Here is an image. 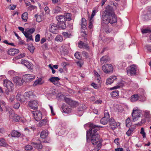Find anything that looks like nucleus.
<instances>
[{
    "mask_svg": "<svg viewBox=\"0 0 151 151\" xmlns=\"http://www.w3.org/2000/svg\"><path fill=\"white\" fill-rule=\"evenodd\" d=\"M90 129L89 131L87 133V140L88 141L89 139V136L91 137V140L92 143L93 145H97L96 148L94 150L95 151L96 149L97 151L100 150L101 147L102 142L99 139V135L97 132L99 129V128L102 127L101 126L95 125L92 123L89 124Z\"/></svg>",
    "mask_w": 151,
    "mask_h": 151,
    "instance_id": "f257e3e1",
    "label": "nucleus"
},
{
    "mask_svg": "<svg viewBox=\"0 0 151 151\" xmlns=\"http://www.w3.org/2000/svg\"><path fill=\"white\" fill-rule=\"evenodd\" d=\"M102 23L106 24L117 22V18L114 15L112 7L109 5L106 7L105 10L102 13Z\"/></svg>",
    "mask_w": 151,
    "mask_h": 151,
    "instance_id": "f03ea898",
    "label": "nucleus"
},
{
    "mask_svg": "<svg viewBox=\"0 0 151 151\" xmlns=\"http://www.w3.org/2000/svg\"><path fill=\"white\" fill-rule=\"evenodd\" d=\"M132 115V116L133 121L135 122L141 117L142 116V111L138 108H134L133 110Z\"/></svg>",
    "mask_w": 151,
    "mask_h": 151,
    "instance_id": "7ed1b4c3",
    "label": "nucleus"
},
{
    "mask_svg": "<svg viewBox=\"0 0 151 151\" xmlns=\"http://www.w3.org/2000/svg\"><path fill=\"white\" fill-rule=\"evenodd\" d=\"M4 85L8 89L5 91V93L7 95L9 94V92L10 91H12L14 88V85L13 83L8 80H5L4 81Z\"/></svg>",
    "mask_w": 151,
    "mask_h": 151,
    "instance_id": "20e7f679",
    "label": "nucleus"
},
{
    "mask_svg": "<svg viewBox=\"0 0 151 151\" xmlns=\"http://www.w3.org/2000/svg\"><path fill=\"white\" fill-rule=\"evenodd\" d=\"M137 67L134 65H131L127 68V74L129 76L134 75L136 74Z\"/></svg>",
    "mask_w": 151,
    "mask_h": 151,
    "instance_id": "39448f33",
    "label": "nucleus"
},
{
    "mask_svg": "<svg viewBox=\"0 0 151 151\" xmlns=\"http://www.w3.org/2000/svg\"><path fill=\"white\" fill-rule=\"evenodd\" d=\"M102 69L104 72L106 73H109L113 71V67L111 64H106L102 67Z\"/></svg>",
    "mask_w": 151,
    "mask_h": 151,
    "instance_id": "423d86ee",
    "label": "nucleus"
},
{
    "mask_svg": "<svg viewBox=\"0 0 151 151\" xmlns=\"http://www.w3.org/2000/svg\"><path fill=\"white\" fill-rule=\"evenodd\" d=\"M109 122L110 126L113 130H114L120 125L119 122H116L112 118H111L109 120Z\"/></svg>",
    "mask_w": 151,
    "mask_h": 151,
    "instance_id": "0eeeda50",
    "label": "nucleus"
},
{
    "mask_svg": "<svg viewBox=\"0 0 151 151\" xmlns=\"http://www.w3.org/2000/svg\"><path fill=\"white\" fill-rule=\"evenodd\" d=\"M32 112L34 119L36 121H39L41 119L42 115L41 112L40 111H33Z\"/></svg>",
    "mask_w": 151,
    "mask_h": 151,
    "instance_id": "6e6552de",
    "label": "nucleus"
},
{
    "mask_svg": "<svg viewBox=\"0 0 151 151\" xmlns=\"http://www.w3.org/2000/svg\"><path fill=\"white\" fill-rule=\"evenodd\" d=\"M58 27L57 25L54 23L50 24L49 27V31L55 34H57L58 33Z\"/></svg>",
    "mask_w": 151,
    "mask_h": 151,
    "instance_id": "1a4fd4ad",
    "label": "nucleus"
},
{
    "mask_svg": "<svg viewBox=\"0 0 151 151\" xmlns=\"http://www.w3.org/2000/svg\"><path fill=\"white\" fill-rule=\"evenodd\" d=\"M13 81L14 83L17 85L18 86L22 85L24 81L23 80L22 78L18 76H17L14 78Z\"/></svg>",
    "mask_w": 151,
    "mask_h": 151,
    "instance_id": "9d476101",
    "label": "nucleus"
},
{
    "mask_svg": "<svg viewBox=\"0 0 151 151\" xmlns=\"http://www.w3.org/2000/svg\"><path fill=\"white\" fill-rule=\"evenodd\" d=\"M29 106L33 109H37L38 106V102L36 101H30L29 102Z\"/></svg>",
    "mask_w": 151,
    "mask_h": 151,
    "instance_id": "9b49d317",
    "label": "nucleus"
},
{
    "mask_svg": "<svg viewBox=\"0 0 151 151\" xmlns=\"http://www.w3.org/2000/svg\"><path fill=\"white\" fill-rule=\"evenodd\" d=\"M117 80L116 77L114 76H110L106 80V85H110L113 83L114 81H116Z\"/></svg>",
    "mask_w": 151,
    "mask_h": 151,
    "instance_id": "f8f14e48",
    "label": "nucleus"
},
{
    "mask_svg": "<svg viewBox=\"0 0 151 151\" xmlns=\"http://www.w3.org/2000/svg\"><path fill=\"white\" fill-rule=\"evenodd\" d=\"M23 78L26 82H29L34 80L35 78V76L34 75L27 74L24 76Z\"/></svg>",
    "mask_w": 151,
    "mask_h": 151,
    "instance_id": "ddd939ff",
    "label": "nucleus"
},
{
    "mask_svg": "<svg viewBox=\"0 0 151 151\" xmlns=\"http://www.w3.org/2000/svg\"><path fill=\"white\" fill-rule=\"evenodd\" d=\"M9 117L12 119L15 122H17L20 119V117L17 114L13 112L12 113L9 115Z\"/></svg>",
    "mask_w": 151,
    "mask_h": 151,
    "instance_id": "4468645a",
    "label": "nucleus"
},
{
    "mask_svg": "<svg viewBox=\"0 0 151 151\" xmlns=\"http://www.w3.org/2000/svg\"><path fill=\"white\" fill-rule=\"evenodd\" d=\"M19 52L18 49L11 48L8 51V53L11 55H14L18 54Z\"/></svg>",
    "mask_w": 151,
    "mask_h": 151,
    "instance_id": "2eb2a0df",
    "label": "nucleus"
},
{
    "mask_svg": "<svg viewBox=\"0 0 151 151\" xmlns=\"http://www.w3.org/2000/svg\"><path fill=\"white\" fill-rule=\"evenodd\" d=\"M44 83V81L42 78H39L35 81L33 86H36L38 85H42Z\"/></svg>",
    "mask_w": 151,
    "mask_h": 151,
    "instance_id": "dca6fc26",
    "label": "nucleus"
},
{
    "mask_svg": "<svg viewBox=\"0 0 151 151\" xmlns=\"http://www.w3.org/2000/svg\"><path fill=\"white\" fill-rule=\"evenodd\" d=\"M60 79V78L57 77H52L49 79V81L53 84L57 85Z\"/></svg>",
    "mask_w": 151,
    "mask_h": 151,
    "instance_id": "f3484780",
    "label": "nucleus"
},
{
    "mask_svg": "<svg viewBox=\"0 0 151 151\" xmlns=\"http://www.w3.org/2000/svg\"><path fill=\"white\" fill-rule=\"evenodd\" d=\"M78 47L81 48H85L87 49H89V47L88 45L82 41H80L78 43Z\"/></svg>",
    "mask_w": 151,
    "mask_h": 151,
    "instance_id": "a211bd4d",
    "label": "nucleus"
},
{
    "mask_svg": "<svg viewBox=\"0 0 151 151\" xmlns=\"http://www.w3.org/2000/svg\"><path fill=\"white\" fill-rule=\"evenodd\" d=\"M136 128L135 126H132L126 132V134L128 136H130L134 131Z\"/></svg>",
    "mask_w": 151,
    "mask_h": 151,
    "instance_id": "6ab92c4d",
    "label": "nucleus"
},
{
    "mask_svg": "<svg viewBox=\"0 0 151 151\" xmlns=\"http://www.w3.org/2000/svg\"><path fill=\"white\" fill-rule=\"evenodd\" d=\"M56 18L59 22H65L66 21L64 15H58L56 17Z\"/></svg>",
    "mask_w": 151,
    "mask_h": 151,
    "instance_id": "aec40b11",
    "label": "nucleus"
},
{
    "mask_svg": "<svg viewBox=\"0 0 151 151\" xmlns=\"http://www.w3.org/2000/svg\"><path fill=\"white\" fill-rule=\"evenodd\" d=\"M24 35L27 38V42L30 40H33V39L32 38V35L31 34L28 33L26 32L24 33Z\"/></svg>",
    "mask_w": 151,
    "mask_h": 151,
    "instance_id": "412c9836",
    "label": "nucleus"
},
{
    "mask_svg": "<svg viewBox=\"0 0 151 151\" xmlns=\"http://www.w3.org/2000/svg\"><path fill=\"white\" fill-rule=\"evenodd\" d=\"M139 100V95L135 94L132 95L130 98V100L131 102H134Z\"/></svg>",
    "mask_w": 151,
    "mask_h": 151,
    "instance_id": "4be33fe9",
    "label": "nucleus"
},
{
    "mask_svg": "<svg viewBox=\"0 0 151 151\" xmlns=\"http://www.w3.org/2000/svg\"><path fill=\"white\" fill-rule=\"evenodd\" d=\"M11 135L13 137H19L21 135V134L16 131L13 130L11 133Z\"/></svg>",
    "mask_w": 151,
    "mask_h": 151,
    "instance_id": "5701e85b",
    "label": "nucleus"
},
{
    "mask_svg": "<svg viewBox=\"0 0 151 151\" xmlns=\"http://www.w3.org/2000/svg\"><path fill=\"white\" fill-rule=\"evenodd\" d=\"M62 9L59 6H56L52 10V12L54 14L58 13L62 11Z\"/></svg>",
    "mask_w": 151,
    "mask_h": 151,
    "instance_id": "b1692460",
    "label": "nucleus"
},
{
    "mask_svg": "<svg viewBox=\"0 0 151 151\" xmlns=\"http://www.w3.org/2000/svg\"><path fill=\"white\" fill-rule=\"evenodd\" d=\"M21 64H23L24 65L28 68H29L30 67V63L25 60H22L21 61Z\"/></svg>",
    "mask_w": 151,
    "mask_h": 151,
    "instance_id": "393cba45",
    "label": "nucleus"
},
{
    "mask_svg": "<svg viewBox=\"0 0 151 151\" xmlns=\"http://www.w3.org/2000/svg\"><path fill=\"white\" fill-rule=\"evenodd\" d=\"M48 134V132L47 131H43L41 132L40 137L44 139L46 138Z\"/></svg>",
    "mask_w": 151,
    "mask_h": 151,
    "instance_id": "a878e982",
    "label": "nucleus"
},
{
    "mask_svg": "<svg viewBox=\"0 0 151 151\" xmlns=\"http://www.w3.org/2000/svg\"><path fill=\"white\" fill-rule=\"evenodd\" d=\"M60 50L61 52L64 54H66L68 52L67 49L65 45H63L60 48Z\"/></svg>",
    "mask_w": 151,
    "mask_h": 151,
    "instance_id": "bb28decb",
    "label": "nucleus"
},
{
    "mask_svg": "<svg viewBox=\"0 0 151 151\" xmlns=\"http://www.w3.org/2000/svg\"><path fill=\"white\" fill-rule=\"evenodd\" d=\"M102 26L103 30L107 33H109L111 31V29H109L107 25H106Z\"/></svg>",
    "mask_w": 151,
    "mask_h": 151,
    "instance_id": "cd10ccee",
    "label": "nucleus"
},
{
    "mask_svg": "<svg viewBox=\"0 0 151 151\" xmlns=\"http://www.w3.org/2000/svg\"><path fill=\"white\" fill-rule=\"evenodd\" d=\"M8 146L5 140L3 139H1L0 140V146H3L4 147H7Z\"/></svg>",
    "mask_w": 151,
    "mask_h": 151,
    "instance_id": "c85d7f7f",
    "label": "nucleus"
},
{
    "mask_svg": "<svg viewBox=\"0 0 151 151\" xmlns=\"http://www.w3.org/2000/svg\"><path fill=\"white\" fill-rule=\"evenodd\" d=\"M32 144L34 145V147L36 149L38 150H40L42 148V145L40 144H35L34 143H32Z\"/></svg>",
    "mask_w": 151,
    "mask_h": 151,
    "instance_id": "c756f323",
    "label": "nucleus"
},
{
    "mask_svg": "<svg viewBox=\"0 0 151 151\" xmlns=\"http://www.w3.org/2000/svg\"><path fill=\"white\" fill-rule=\"evenodd\" d=\"M108 122V119L104 117L102 118L100 121L101 123L103 125H105Z\"/></svg>",
    "mask_w": 151,
    "mask_h": 151,
    "instance_id": "7c9ffc66",
    "label": "nucleus"
},
{
    "mask_svg": "<svg viewBox=\"0 0 151 151\" xmlns=\"http://www.w3.org/2000/svg\"><path fill=\"white\" fill-rule=\"evenodd\" d=\"M55 40L58 42H62L63 40L62 36L59 35H57L55 37Z\"/></svg>",
    "mask_w": 151,
    "mask_h": 151,
    "instance_id": "2f4dec72",
    "label": "nucleus"
},
{
    "mask_svg": "<svg viewBox=\"0 0 151 151\" xmlns=\"http://www.w3.org/2000/svg\"><path fill=\"white\" fill-rule=\"evenodd\" d=\"M146 100V97L144 94H139V100L140 101H143Z\"/></svg>",
    "mask_w": 151,
    "mask_h": 151,
    "instance_id": "473e14b6",
    "label": "nucleus"
},
{
    "mask_svg": "<svg viewBox=\"0 0 151 151\" xmlns=\"http://www.w3.org/2000/svg\"><path fill=\"white\" fill-rule=\"evenodd\" d=\"M28 14L27 12H25L23 13L22 16V18L24 22H26L27 21L28 18Z\"/></svg>",
    "mask_w": 151,
    "mask_h": 151,
    "instance_id": "72a5a7b5",
    "label": "nucleus"
},
{
    "mask_svg": "<svg viewBox=\"0 0 151 151\" xmlns=\"http://www.w3.org/2000/svg\"><path fill=\"white\" fill-rule=\"evenodd\" d=\"M71 14H70L69 13H65L64 16H65V21L68 20V21H70L71 20Z\"/></svg>",
    "mask_w": 151,
    "mask_h": 151,
    "instance_id": "f704fd0d",
    "label": "nucleus"
},
{
    "mask_svg": "<svg viewBox=\"0 0 151 151\" xmlns=\"http://www.w3.org/2000/svg\"><path fill=\"white\" fill-rule=\"evenodd\" d=\"M58 25V28L62 29H65L66 27V26L65 22H59Z\"/></svg>",
    "mask_w": 151,
    "mask_h": 151,
    "instance_id": "c9c22d12",
    "label": "nucleus"
},
{
    "mask_svg": "<svg viewBox=\"0 0 151 151\" xmlns=\"http://www.w3.org/2000/svg\"><path fill=\"white\" fill-rule=\"evenodd\" d=\"M47 119H43L39 123V125L40 127H41L45 125L47 122Z\"/></svg>",
    "mask_w": 151,
    "mask_h": 151,
    "instance_id": "e433bc0d",
    "label": "nucleus"
},
{
    "mask_svg": "<svg viewBox=\"0 0 151 151\" xmlns=\"http://www.w3.org/2000/svg\"><path fill=\"white\" fill-rule=\"evenodd\" d=\"M141 31L142 34L150 33L151 32V30L148 29H141Z\"/></svg>",
    "mask_w": 151,
    "mask_h": 151,
    "instance_id": "4c0bfd02",
    "label": "nucleus"
},
{
    "mask_svg": "<svg viewBox=\"0 0 151 151\" xmlns=\"http://www.w3.org/2000/svg\"><path fill=\"white\" fill-rule=\"evenodd\" d=\"M108 61V57L106 56L102 57L101 59V63H104Z\"/></svg>",
    "mask_w": 151,
    "mask_h": 151,
    "instance_id": "58836bf2",
    "label": "nucleus"
},
{
    "mask_svg": "<svg viewBox=\"0 0 151 151\" xmlns=\"http://www.w3.org/2000/svg\"><path fill=\"white\" fill-rule=\"evenodd\" d=\"M131 121L129 118H127L126 120V125L127 127H129L131 125Z\"/></svg>",
    "mask_w": 151,
    "mask_h": 151,
    "instance_id": "ea45409f",
    "label": "nucleus"
},
{
    "mask_svg": "<svg viewBox=\"0 0 151 151\" xmlns=\"http://www.w3.org/2000/svg\"><path fill=\"white\" fill-rule=\"evenodd\" d=\"M62 109L63 111L65 113H69L71 111L70 109L66 106L63 107Z\"/></svg>",
    "mask_w": 151,
    "mask_h": 151,
    "instance_id": "a19ab883",
    "label": "nucleus"
},
{
    "mask_svg": "<svg viewBox=\"0 0 151 151\" xmlns=\"http://www.w3.org/2000/svg\"><path fill=\"white\" fill-rule=\"evenodd\" d=\"M119 91L116 90L112 91L111 93V94L113 97H115L118 96L119 95Z\"/></svg>",
    "mask_w": 151,
    "mask_h": 151,
    "instance_id": "79ce46f5",
    "label": "nucleus"
},
{
    "mask_svg": "<svg viewBox=\"0 0 151 151\" xmlns=\"http://www.w3.org/2000/svg\"><path fill=\"white\" fill-rule=\"evenodd\" d=\"M22 97V96L20 94L18 93L17 94L16 96V99L17 101H20L21 102H23V101L21 99Z\"/></svg>",
    "mask_w": 151,
    "mask_h": 151,
    "instance_id": "37998d69",
    "label": "nucleus"
},
{
    "mask_svg": "<svg viewBox=\"0 0 151 151\" xmlns=\"http://www.w3.org/2000/svg\"><path fill=\"white\" fill-rule=\"evenodd\" d=\"M140 133L142 135L143 137H146V135L144 129V128L142 127L141 128Z\"/></svg>",
    "mask_w": 151,
    "mask_h": 151,
    "instance_id": "c03bdc74",
    "label": "nucleus"
},
{
    "mask_svg": "<svg viewBox=\"0 0 151 151\" xmlns=\"http://www.w3.org/2000/svg\"><path fill=\"white\" fill-rule=\"evenodd\" d=\"M56 97L58 100H60L61 99H63L64 98V96L61 93H58L57 94Z\"/></svg>",
    "mask_w": 151,
    "mask_h": 151,
    "instance_id": "a18cd8bd",
    "label": "nucleus"
},
{
    "mask_svg": "<svg viewBox=\"0 0 151 151\" xmlns=\"http://www.w3.org/2000/svg\"><path fill=\"white\" fill-rule=\"evenodd\" d=\"M123 86V84L122 83H121L118 85H117L116 86H114V87L112 88H110V90H111L116 89L117 88H119L121 87H122Z\"/></svg>",
    "mask_w": 151,
    "mask_h": 151,
    "instance_id": "49530a36",
    "label": "nucleus"
},
{
    "mask_svg": "<svg viewBox=\"0 0 151 151\" xmlns=\"http://www.w3.org/2000/svg\"><path fill=\"white\" fill-rule=\"evenodd\" d=\"M94 73L95 74V75L96 76V78L97 80H98V82H99L100 81V75L98 73H97L95 71H94Z\"/></svg>",
    "mask_w": 151,
    "mask_h": 151,
    "instance_id": "de8ad7c7",
    "label": "nucleus"
},
{
    "mask_svg": "<svg viewBox=\"0 0 151 151\" xmlns=\"http://www.w3.org/2000/svg\"><path fill=\"white\" fill-rule=\"evenodd\" d=\"M35 29L34 28H32L31 29H27L26 30V32L30 34L33 33L35 31Z\"/></svg>",
    "mask_w": 151,
    "mask_h": 151,
    "instance_id": "09e8293b",
    "label": "nucleus"
},
{
    "mask_svg": "<svg viewBox=\"0 0 151 151\" xmlns=\"http://www.w3.org/2000/svg\"><path fill=\"white\" fill-rule=\"evenodd\" d=\"M28 49L31 52L33 53L35 49V47L32 45H29L28 47Z\"/></svg>",
    "mask_w": 151,
    "mask_h": 151,
    "instance_id": "8fccbe9b",
    "label": "nucleus"
},
{
    "mask_svg": "<svg viewBox=\"0 0 151 151\" xmlns=\"http://www.w3.org/2000/svg\"><path fill=\"white\" fill-rule=\"evenodd\" d=\"M33 93L32 91H29L25 93V96L30 97L33 95Z\"/></svg>",
    "mask_w": 151,
    "mask_h": 151,
    "instance_id": "3c124183",
    "label": "nucleus"
},
{
    "mask_svg": "<svg viewBox=\"0 0 151 151\" xmlns=\"http://www.w3.org/2000/svg\"><path fill=\"white\" fill-rule=\"evenodd\" d=\"M25 150L27 151H29L32 149V146L29 145H27L25 147Z\"/></svg>",
    "mask_w": 151,
    "mask_h": 151,
    "instance_id": "603ef678",
    "label": "nucleus"
},
{
    "mask_svg": "<svg viewBox=\"0 0 151 151\" xmlns=\"http://www.w3.org/2000/svg\"><path fill=\"white\" fill-rule=\"evenodd\" d=\"M104 117H105V118H106L108 119H109V114L108 111L107 110L105 111Z\"/></svg>",
    "mask_w": 151,
    "mask_h": 151,
    "instance_id": "864d4df0",
    "label": "nucleus"
},
{
    "mask_svg": "<svg viewBox=\"0 0 151 151\" xmlns=\"http://www.w3.org/2000/svg\"><path fill=\"white\" fill-rule=\"evenodd\" d=\"M93 20H91L89 19V28L91 29L92 27L93 26V25L92 23L93 22Z\"/></svg>",
    "mask_w": 151,
    "mask_h": 151,
    "instance_id": "5fc2aeb1",
    "label": "nucleus"
},
{
    "mask_svg": "<svg viewBox=\"0 0 151 151\" xmlns=\"http://www.w3.org/2000/svg\"><path fill=\"white\" fill-rule=\"evenodd\" d=\"M146 122V120L145 119H142L140 122H139L136 124L137 125L139 126H141L143 124H144Z\"/></svg>",
    "mask_w": 151,
    "mask_h": 151,
    "instance_id": "6e6d98bb",
    "label": "nucleus"
},
{
    "mask_svg": "<svg viewBox=\"0 0 151 151\" xmlns=\"http://www.w3.org/2000/svg\"><path fill=\"white\" fill-rule=\"evenodd\" d=\"M145 116L147 118H149L150 117V112L149 111H146L145 112Z\"/></svg>",
    "mask_w": 151,
    "mask_h": 151,
    "instance_id": "4d7b16f0",
    "label": "nucleus"
},
{
    "mask_svg": "<svg viewBox=\"0 0 151 151\" xmlns=\"http://www.w3.org/2000/svg\"><path fill=\"white\" fill-rule=\"evenodd\" d=\"M62 34L64 36L67 37H69L71 35L70 34L65 32H63Z\"/></svg>",
    "mask_w": 151,
    "mask_h": 151,
    "instance_id": "13d9d810",
    "label": "nucleus"
},
{
    "mask_svg": "<svg viewBox=\"0 0 151 151\" xmlns=\"http://www.w3.org/2000/svg\"><path fill=\"white\" fill-rule=\"evenodd\" d=\"M25 53L21 54L19 55L16 57L17 59H19L22 58H23L25 56Z\"/></svg>",
    "mask_w": 151,
    "mask_h": 151,
    "instance_id": "bf43d9fd",
    "label": "nucleus"
},
{
    "mask_svg": "<svg viewBox=\"0 0 151 151\" xmlns=\"http://www.w3.org/2000/svg\"><path fill=\"white\" fill-rule=\"evenodd\" d=\"M96 12V11L95 10H94L93 11L91 15V16L89 18V19H91V20H93V17L95 15Z\"/></svg>",
    "mask_w": 151,
    "mask_h": 151,
    "instance_id": "052dcab7",
    "label": "nucleus"
},
{
    "mask_svg": "<svg viewBox=\"0 0 151 151\" xmlns=\"http://www.w3.org/2000/svg\"><path fill=\"white\" fill-rule=\"evenodd\" d=\"M40 35L39 34H37L35 36V41L36 42H38L40 41Z\"/></svg>",
    "mask_w": 151,
    "mask_h": 151,
    "instance_id": "680f3d73",
    "label": "nucleus"
},
{
    "mask_svg": "<svg viewBox=\"0 0 151 151\" xmlns=\"http://www.w3.org/2000/svg\"><path fill=\"white\" fill-rule=\"evenodd\" d=\"M8 73L11 76H13L16 73L13 70H10L8 71Z\"/></svg>",
    "mask_w": 151,
    "mask_h": 151,
    "instance_id": "e2e57ef3",
    "label": "nucleus"
},
{
    "mask_svg": "<svg viewBox=\"0 0 151 151\" xmlns=\"http://www.w3.org/2000/svg\"><path fill=\"white\" fill-rule=\"evenodd\" d=\"M36 7L35 6L32 5H30V6L28 7V9L29 10H32L35 9Z\"/></svg>",
    "mask_w": 151,
    "mask_h": 151,
    "instance_id": "0e129e2a",
    "label": "nucleus"
},
{
    "mask_svg": "<svg viewBox=\"0 0 151 151\" xmlns=\"http://www.w3.org/2000/svg\"><path fill=\"white\" fill-rule=\"evenodd\" d=\"M74 55L75 57L78 59H80L81 58V57L79 52H77Z\"/></svg>",
    "mask_w": 151,
    "mask_h": 151,
    "instance_id": "69168bd1",
    "label": "nucleus"
},
{
    "mask_svg": "<svg viewBox=\"0 0 151 151\" xmlns=\"http://www.w3.org/2000/svg\"><path fill=\"white\" fill-rule=\"evenodd\" d=\"M50 150L49 147H44L42 150V151H49Z\"/></svg>",
    "mask_w": 151,
    "mask_h": 151,
    "instance_id": "338daca9",
    "label": "nucleus"
},
{
    "mask_svg": "<svg viewBox=\"0 0 151 151\" xmlns=\"http://www.w3.org/2000/svg\"><path fill=\"white\" fill-rule=\"evenodd\" d=\"M82 54L83 56L85 57L86 58L88 57V54L85 51H83L82 53Z\"/></svg>",
    "mask_w": 151,
    "mask_h": 151,
    "instance_id": "774afa93",
    "label": "nucleus"
}]
</instances>
